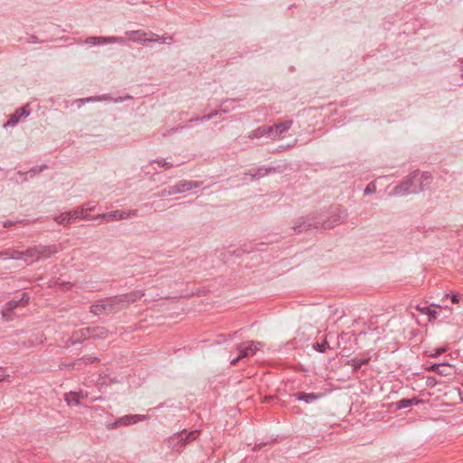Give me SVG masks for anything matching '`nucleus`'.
<instances>
[{"label": "nucleus", "mask_w": 463, "mask_h": 463, "mask_svg": "<svg viewBox=\"0 0 463 463\" xmlns=\"http://www.w3.org/2000/svg\"><path fill=\"white\" fill-rule=\"evenodd\" d=\"M339 221L338 216L329 217L326 213H317L302 217L293 226L297 232H308L311 230H331Z\"/></svg>", "instance_id": "nucleus-1"}, {"label": "nucleus", "mask_w": 463, "mask_h": 463, "mask_svg": "<svg viewBox=\"0 0 463 463\" xmlns=\"http://www.w3.org/2000/svg\"><path fill=\"white\" fill-rule=\"evenodd\" d=\"M199 436V430H191L187 432L186 430L175 433L169 437L165 442L167 447L175 452H181L186 445L195 440Z\"/></svg>", "instance_id": "nucleus-2"}, {"label": "nucleus", "mask_w": 463, "mask_h": 463, "mask_svg": "<svg viewBox=\"0 0 463 463\" xmlns=\"http://www.w3.org/2000/svg\"><path fill=\"white\" fill-rule=\"evenodd\" d=\"M420 171L416 170L411 173L402 183L397 184L392 191L393 195L406 196L421 192V187H419L417 177Z\"/></svg>", "instance_id": "nucleus-3"}, {"label": "nucleus", "mask_w": 463, "mask_h": 463, "mask_svg": "<svg viewBox=\"0 0 463 463\" xmlns=\"http://www.w3.org/2000/svg\"><path fill=\"white\" fill-rule=\"evenodd\" d=\"M120 305V298L118 296H114L106 299L100 300L99 303L90 307V312L99 316L102 314H110L117 312Z\"/></svg>", "instance_id": "nucleus-4"}, {"label": "nucleus", "mask_w": 463, "mask_h": 463, "mask_svg": "<svg viewBox=\"0 0 463 463\" xmlns=\"http://www.w3.org/2000/svg\"><path fill=\"white\" fill-rule=\"evenodd\" d=\"M137 212L136 210L133 211H121L116 210L109 213H99L94 216H91L92 221L101 222H112L124 219H128L131 216H137Z\"/></svg>", "instance_id": "nucleus-5"}, {"label": "nucleus", "mask_w": 463, "mask_h": 463, "mask_svg": "<svg viewBox=\"0 0 463 463\" xmlns=\"http://www.w3.org/2000/svg\"><path fill=\"white\" fill-rule=\"evenodd\" d=\"M203 185L202 181H190V180H181L171 185L172 194H177L184 192H188L193 189L199 188Z\"/></svg>", "instance_id": "nucleus-6"}, {"label": "nucleus", "mask_w": 463, "mask_h": 463, "mask_svg": "<svg viewBox=\"0 0 463 463\" xmlns=\"http://www.w3.org/2000/svg\"><path fill=\"white\" fill-rule=\"evenodd\" d=\"M262 345V343L256 341H249L243 344H241L237 346V350L239 351L240 357L245 358L250 355H253L259 349L260 346Z\"/></svg>", "instance_id": "nucleus-7"}, {"label": "nucleus", "mask_w": 463, "mask_h": 463, "mask_svg": "<svg viewBox=\"0 0 463 463\" xmlns=\"http://www.w3.org/2000/svg\"><path fill=\"white\" fill-rule=\"evenodd\" d=\"M147 418L146 415H139V414H134V415H125L123 417H120L119 419L116 420L113 423L109 425L110 429L117 428L118 426H128L131 424H134L137 421L144 420Z\"/></svg>", "instance_id": "nucleus-8"}, {"label": "nucleus", "mask_w": 463, "mask_h": 463, "mask_svg": "<svg viewBox=\"0 0 463 463\" xmlns=\"http://www.w3.org/2000/svg\"><path fill=\"white\" fill-rule=\"evenodd\" d=\"M130 99H131V96H129V95H127L126 97H118L117 99H113L109 95L104 94V95H100V96H93V97L80 99L77 100V102H80L81 104H85L87 102H94V101H103V100H105V101H110V102H114V103H118V102H122L124 100Z\"/></svg>", "instance_id": "nucleus-9"}, {"label": "nucleus", "mask_w": 463, "mask_h": 463, "mask_svg": "<svg viewBox=\"0 0 463 463\" xmlns=\"http://www.w3.org/2000/svg\"><path fill=\"white\" fill-rule=\"evenodd\" d=\"M30 113H31V109H29L28 105L16 109L14 114H11L9 116V119L4 125V127L7 128V127H13V126L16 125L22 118L28 117L30 115Z\"/></svg>", "instance_id": "nucleus-10"}, {"label": "nucleus", "mask_w": 463, "mask_h": 463, "mask_svg": "<svg viewBox=\"0 0 463 463\" xmlns=\"http://www.w3.org/2000/svg\"><path fill=\"white\" fill-rule=\"evenodd\" d=\"M428 371L435 372L443 376L452 375L455 372L454 367L448 363L434 364L426 368Z\"/></svg>", "instance_id": "nucleus-11"}, {"label": "nucleus", "mask_w": 463, "mask_h": 463, "mask_svg": "<svg viewBox=\"0 0 463 463\" xmlns=\"http://www.w3.org/2000/svg\"><path fill=\"white\" fill-rule=\"evenodd\" d=\"M126 34L128 36L130 41L137 43L145 44L154 41L152 37L147 38L146 36L149 35V33L142 30L128 31Z\"/></svg>", "instance_id": "nucleus-12"}, {"label": "nucleus", "mask_w": 463, "mask_h": 463, "mask_svg": "<svg viewBox=\"0 0 463 463\" xmlns=\"http://www.w3.org/2000/svg\"><path fill=\"white\" fill-rule=\"evenodd\" d=\"M274 133V127L270 126H260L251 131L248 137L250 139L260 138L262 137H268L272 139V134Z\"/></svg>", "instance_id": "nucleus-13"}, {"label": "nucleus", "mask_w": 463, "mask_h": 463, "mask_svg": "<svg viewBox=\"0 0 463 463\" xmlns=\"http://www.w3.org/2000/svg\"><path fill=\"white\" fill-rule=\"evenodd\" d=\"M80 213L75 210L70 211L56 216L54 220L60 224L72 223L79 219L78 214Z\"/></svg>", "instance_id": "nucleus-14"}, {"label": "nucleus", "mask_w": 463, "mask_h": 463, "mask_svg": "<svg viewBox=\"0 0 463 463\" xmlns=\"http://www.w3.org/2000/svg\"><path fill=\"white\" fill-rule=\"evenodd\" d=\"M90 337V327H85V328L80 329L78 331H75L70 337L69 341L72 345H75V344L80 343L82 340L88 339Z\"/></svg>", "instance_id": "nucleus-15"}, {"label": "nucleus", "mask_w": 463, "mask_h": 463, "mask_svg": "<svg viewBox=\"0 0 463 463\" xmlns=\"http://www.w3.org/2000/svg\"><path fill=\"white\" fill-rule=\"evenodd\" d=\"M293 120L288 119L284 122H279L275 124L274 127V133L272 134V139H277L282 135L283 133L287 132L292 126Z\"/></svg>", "instance_id": "nucleus-16"}, {"label": "nucleus", "mask_w": 463, "mask_h": 463, "mask_svg": "<svg viewBox=\"0 0 463 463\" xmlns=\"http://www.w3.org/2000/svg\"><path fill=\"white\" fill-rule=\"evenodd\" d=\"M60 250L57 245H38L39 258L48 259Z\"/></svg>", "instance_id": "nucleus-17"}, {"label": "nucleus", "mask_w": 463, "mask_h": 463, "mask_svg": "<svg viewBox=\"0 0 463 463\" xmlns=\"http://www.w3.org/2000/svg\"><path fill=\"white\" fill-rule=\"evenodd\" d=\"M96 206L97 205L93 202H88L81 205L80 207L75 209V211L81 212L80 213L78 214L79 219L92 221L91 217L89 216V213L95 211Z\"/></svg>", "instance_id": "nucleus-18"}, {"label": "nucleus", "mask_w": 463, "mask_h": 463, "mask_svg": "<svg viewBox=\"0 0 463 463\" xmlns=\"http://www.w3.org/2000/svg\"><path fill=\"white\" fill-rule=\"evenodd\" d=\"M293 397L298 401H303L307 403H311L322 397L320 393H306L303 392H298L293 394Z\"/></svg>", "instance_id": "nucleus-19"}, {"label": "nucleus", "mask_w": 463, "mask_h": 463, "mask_svg": "<svg viewBox=\"0 0 463 463\" xmlns=\"http://www.w3.org/2000/svg\"><path fill=\"white\" fill-rule=\"evenodd\" d=\"M144 292L141 291V290H136V291H132L130 293H128V294H122V295H118V298H120V304L122 303H134L136 302L137 300L140 299L143 296H144Z\"/></svg>", "instance_id": "nucleus-20"}, {"label": "nucleus", "mask_w": 463, "mask_h": 463, "mask_svg": "<svg viewBox=\"0 0 463 463\" xmlns=\"http://www.w3.org/2000/svg\"><path fill=\"white\" fill-rule=\"evenodd\" d=\"M109 335V331L108 328L103 326H94L90 327V337L97 339H104L107 338Z\"/></svg>", "instance_id": "nucleus-21"}, {"label": "nucleus", "mask_w": 463, "mask_h": 463, "mask_svg": "<svg viewBox=\"0 0 463 463\" xmlns=\"http://www.w3.org/2000/svg\"><path fill=\"white\" fill-rule=\"evenodd\" d=\"M431 307H434V305L430 306H423V307H417V309L423 315H427L429 317V321L435 320L439 316V311L437 309H433Z\"/></svg>", "instance_id": "nucleus-22"}, {"label": "nucleus", "mask_w": 463, "mask_h": 463, "mask_svg": "<svg viewBox=\"0 0 463 463\" xmlns=\"http://www.w3.org/2000/svg\"><path fill=\"white\" fill-rule=\"evenodd\" d=\"M432 180V176L428 172H420L419 176L417 177V182L419 187H421V191H423L426 187H428Z\"/></svg>", "instance_id": "nucleus-23"}, {"label": "nucleus", "mask_w": 463, "mask_h": 463, "mask_svg": "<svg viewBox=\"0 0 463 463\" xmlns=\"http://www.w3.org/2000/svg\"><path fill=\"white\" fill-rule=\"evenodd\" d=\"M24 260H30V262H34L40 260L39 258V251H38V246L28 248L26 250L24 251Z\"/></svg>", "instance_id": "nucleus-24"}, {"label": "nucleus", "mask_w": 463, "mask_h": 463, "mask_svg": "<svg viewBox=\"0 0 463 463\" xmlns=\"http://www.w3.org/2000/svg\"><path fill=\"white\" fill-rule=\"evenodd\" d=\"M80 398H83V395L80 392H74L66 393L64 396L66 402L70 406L80 404Z\"/></svg>", "instance_id": "nucleus-25"}, {"label": "nucleus", "mask_w": 463, "mask_h": 463, "mask_svg": "<svg viewBox=\"0 0 463 463\" xmlns=\"http://www.w3.org/2000/svg\"><path fill=\"white\" fill-rule=\"evenodd\" d=\"M370 357L369 356H363L362 358L358 359V358H354L352 360H350L347 364L352 365L353 368H354V371H358L363 365H365V364H368L369 361H370Z\"/></svg>", "instance_id": "nucleus-26"}, {"label": "nucleus", "mask_w": 463, "mask_h": 463, "mask_svg": "<svg viewBox=\"0 0 463 463\" xmlns=\"http://www.w3.org/2000/svg\"><path fill=\"white\" fill-rule=\"evenodd\" d=\"M274 171V168L269 167L266 168L264 166L259 167L255 173L250 171L249 175H251L252 179L260 178L266 176L269 173Z\"/></svg>", "instance_id": "nucleus-27"}, {"label": "nucleus", "mask_w": 463, "mask_h": 463, "mask_svg": "<svg viewBox=\"0 0 463 463\" xmlns=\"http://www.w3.org/2000/svg\"><path fill=\"white\" fill-rule=\"evenodd\" d=\"M21 305V300H11V301H8L3 311H2V315L3 316H6L7 312H13L14 309H15L17 307H19Z\"/></svg>", "instance_id": "nucleus-28"}, {"label": "nucleus", "mask_w": 463, "mask_h": 463, "mask_svg": "<svg viewBox=\"0 0 463 463\" xmlns=\"http://www.w3.org/2000/svg\"><path fill=\"white\" fill-rule=\"evenodd\" d=\"M149 35L153 38V40H154L153 42H159L160 43H167V44H171L173 42L172 36H168V37L158 36L154 33H149Z\"/></svg>", "instance_id": "nucleus-29"}, {"label": "nucleus", "mask_w": 463, "mask_h": 463, "mask_svg": "<svg viewBox=\"0 0 463 463\" xmlns=\"http://www.w3.org/2000/svg\"><path fill=\"white\" fill-rule=\"evenodd\" d=\"M107 37H88L86 39V43L92 44V45H98V44H104L107 43Z\"/></svg>", "instance_id": "nucleus-30"}, {"label": "nucleus", "mask_w": 463, "mask_h": 463, "mask_svg": "<svg viewBox=\"0 0 463 463\" xmlns=\"http://www.w3.org/2000/svg\"><path fill=\"white\" fill-rule=\"evenodd\" d=\"M329 348H330L329 344L326 339L322 343L314 344V349L316 351H317L318 353L323 354Z\"/></svg>", "instance_id": "nucleus-31"}, {"label": "nucleus", "mask_w": 463, "mask_h": 463, "mask_svg": "<svg viewBox=\"0 0 463 463\" xmlns=\"http://www.w3.org/2000/svg\"><path fill=\"white\" fill-rule=\"evenodd\" d=\"M154 163H156L159 166L165 167V169H170L174 166V164L166 161L164 158L153 160Z\"/></svg>", "instance_id": "nucleus-32"}, {"label": "nucleus", "mask_w": 463, "mask_h": 463, "mask_svg": "<svg viewBox=\"0 0 463 463\" xmlns=\"http://www.w3.org/2000/svg\"><path fill=\"white\" fill-rule=\"evenodd\" d=\"M410 406H411V402H410V399H402L396 402L397 409H405Z\"/></svg>", "instance_id": "nucleus-33"}, {"label": "nucleus", "mask_w": 463, "mask_h": 463, "mask_svg": "<svg viewBox=\"0 0 463 463\" xmlns=\"http://www.w3.org/2000/svg\"><path fill=\"white\" fill-rule=\"evenodd\" d=\"M47 168L46 165H42L40 166L33 167L30 169L27 174H30L31 176H33L39 173H41L43 169Z\"/></svg>", "instance_id": "nucleus-34"}, {"label": "nucleus", "mask_w": 463, "mask_h": 463, "mask_svg": "<svg viewBox=\"0 0 463 463\" xmlns=\"http://www.w3.org/2000/svg\"><path fill=\"white\" fill-rule=\"evenodd\" d=\"M107 43H125V39L123 37H107Z\"/></svg>", "instance_id": "nucleus-35"}, {"label": "nucleus", "mask_w": 463, "mask_h": 463, "mask_svg": "<svg viewBox=\"0 0 463 463\" xmlns=\"http://www.w3.org/2000/svg\"><path fill=\"white\" fill-rule=\"evenodd\" d=\"M11 254L13 260H24V251L11 250Z\"/></svg>", "instance_id": "nucleus-36"}, {"label": "nucleus", "mask_w": 463, "mask_h": 463, "mask_svg": "<svg viewBox=\"0 0 463 463\" xmlns=\"http://www.w3.org/2000/svg\"><path fill=\"white\" fill-rule=\"evenodd\" d=\"M376 191V186H375V184L374 182H371L367 184V186L365 187L364 189V194H373Z\"/></svg>", "instance_id": "nucleus-37"}, {"label": "nucleus", "mask_w": 463, "mask_h": 463, "mask_svg": "<svg viewBox=\"0 0 463 463\" xmlns=\"http://www.w3.org/2000/svg\"><path fill=\"white\" fill-rule=\"evenodd\" d=\"M171 195H175L174 194H172L171 185L168 186L167 188L163 189L160 193H158V196H161V197H166V196H171Z\"/></svg>", "instance_id": "nucleus-38"}, {"label": "nucleus", "mask_w": 463, "mask_h": 463, "mask_svg": "<svg viewBox=\"0 0 463 463\" xmlns=\"http://www.w3.org/2000/svg\"><path fill=\"white\" fill-rule=\"evenodd\" d=\"M11 250L0 251V259L2 260H11Z\"/></svg>", "instance_id": "nucleus-39"}, {"label": "nucleus", "mask_w": 463, "mask_h": 463, "mask_svg": "<svg viewBox=\"0 0 463 463\" xmlns=\"http://www.w3.org/2000/svg\"><path fill=\"white\" fill-rule=\"evenodd\" d=\"M97 359H98L97 357L91 358V357L83 356V357L80 358L78 360V362H83L84 364H92Z\"/></svg>", "instance_id": "nucleus-40"}, {"label": "nucleus", "mask_w": 463, "mask_h": 463, "mask_svg": "<svg viewBox=\"0 0 463 463\" xmlns=\"http://www.w3.org/2000/svg\"><path fill=\"white\" fill-rule=\"evenodd\" d=\"M437 384V381L434 377H428L426 380V385L428 387H434Z\"/></svg>", "instance_id": "nucleus-41"}, {"label": "nucleus", "mask_w": 463, "mask_h": 463, "mask_svg": "<svg viewBox=\"0 0 463 463\" xmlns=\"http://www.w3.org/2000/svg\"><path fill=\"white\" fill-rule=\"evenodd\" d=\"M445 352H446L445 348H439V349L435 350V353L433 354H431V355L434 356V357H437V356L440 355L441 354H443Z\"/></svg>", "instance_id": "nucleus-42"}, {"label": "nucleus", "mask_w": 463, "mask_h": 463, "mask_svg": "<svg viewBox=\"0 0 463 463\" xmlns=\"http://www.w3.org/2000/svg\"><path fill=\"white\" fill-rule=\"evenodd\" d=\"M410 402H411V405H418L422 402V401L418 399L417 397L411 398Z\"/></svg>", "instance_id": "nucleus-43"}, {"label": "nucleus", "mask_w": 463, "mask_h": 463, "mask_svg": "<svg viewBox=\"0 0 463 463\" xmlns=\"http://www.w3.org/2000/svg\"><path fill=\"white\" fill-rule=\"evenodd\" d=\"M20 300H21V305H24L28 302L29 297L25 293H24L23 297Z\"/></svg>", "instance_id": "nucleus-44"}, {"label": "nucleus", "mask_w": 463, "mask_h": 463, "mask_svg": "<svg viewBox=\"0 0 463 463\" xmlns=\"http://www.w3.org/2000/svg\"><path fill=\"white\" fill-rule=\"evenodd\" d=\"M6 314H7L6 316H3V317L5 321H10L14 318L13 312H7Z\"/></svg>", "instance_id": "nucleus-45"}, {"label": "nucleus", "mask_w": 463, "mask_h": 463, "mask_svg": "<svg viewBox=\"0 0 463 463\" xmlns=\"http://www.w3.org/2000/svg\"><path fill=\"white\" fill-rule=\"evenodd\" d=\"M451 301H452V303H454V304L458 303V301H459V296H458V295H455V294H453V295L451 296Z\"/></svg>", "instance_id": "nucleus-46"}, {"label": "nucleus", "mask_w": 463, "mask_h": 463, "mask_svg": "<svg viewBox=\"0 0 463 463\" xmlns=\"http://www.w3.org/2000/svg\"><path fill=\"white\" fill-rule=\"evenodd\" d=\"M77 363H79V362L77 361V362L71 363V364H61V367L64 366V367H68V368H73Z\"/></svg>", "instance_id": "nucleus-47"}, {"label": "nucleus", "mask_w": 463, "mask_h": 463, "mask_svg": "<svg viewBox=\"0 0 463 463\" xmlns=\"http://www.w3.org/2000/svg\"><path fill=\"white\" fill-rule=\"evenodd\" d=\"M241 359H242V357H240V354H239L236 358H234L231 361V364L235 365Z\"/></svg>", "instance_id": "nucleus-48"}, {"label": "nucleus", "mask_w": 463, "mask_h": 463, "mask_svg": "<svg viewBox=\"0 0 463 463\" xmlns=\"http://www.w3.org/2000/svg\"><path fill=\"white\" fill-rule=\"evenodd\" d=\"M13 224H14V222H11V221H7V222H5L3 223V227H4V228H9V227H11Z\"/></svg>", "instance_id": "nucleus-49"}, {"label": "nucleus", "mask_w": 463, "mask_h": 463, "mask_svg": "<svg viewBox=\"0 0 463 463\" xmlns=\"http://www.w3.org/2000/svg\"><path fill=\"white\" fill-rule=\"evenodd\" d=\"M210 119H211V116H209V114L200 117L201 121H206V120H210Z\"/></svg>", "instance_id": "nucleus-50"}, {"label": "nucleus", "mask_w": 463, "mask_h": 463, "mask_svg": "<svg viewBox=\"0 0 463 463\" xmlns=\"http://www.w3.org/2000/svg\"><path fill=\"white\" fill-rule=\"evenodd\" d=\"M201 121L200 120V117L199 118H191L188 122L189 123H194V122H199Z\"/></svg>", "instance_id": "nucleus-51"}, {"label": "nucleus", "mask_w": 463, "mask_h": 463, "mask_svg": "<svg viewBox=\"0 0 463 463\" xmlns=\"http://www.w3.org/2000/svg\"><path fill=\"white\" fill-rule=\"evenodd\" d=\"M218 114H219V111L215 110L213 113L209 114V116H211V118H213V117L217 116Z\"/></svg>", "instance_id": "nucleus-52"}, {"label": "nucleus", "mask_w": 463, "mask_h": 463, "mask_svg": "<svg viewBox=\"0 0 463 463\" xmlns=\"http://www.w3.org/2000/svg\"><path fill=\"white\" fill-rule=\"evenodd\" d=\"M7 377H9L8 374H2V373H0V378H2V381H4Z\"/></svg>", "instance_id": "nucleus-53"}, {"label": "nucleus", "mask_w": 463, "mask_h": 463, "mask_svg": "<svg viewBox=\"0 0 463 463\" xmlns=\"http://www.w3.org/2000/svg\"><path fill=\"white\" fill-rule=\"evenodd\" d=\"M181 128H183V127H177L175 128H172L171 131L172 132H175V131H177L178 129H181Z\"/></svg>", "instance_id": "nucleus-54"}, {"label": "nucleus", "mask_w": 463, "mask_h": 463, "mask_svg": "<svg viewBox=\"0 0 463 463\" xmlns=\"http://www.w3.org/2000/svg\"><path fill=\"white\" fill-rule=\"evenodd\" d=\"M66 285H68L67 288H71V284L70 282H67Z\"/></svg>", "instance_id": "nucleus-55"}, {"label": "nucleus", "mask_w": 463, "mask_h": 463, "mask_svg": "<svg viewBox=\"0 0 463 463\" xmlns=\"http://www.w3.org/2000/svg\"><path fill=\"white\" fill-rule=\"evenodd\" d=\"M436 307L439 309V311L441 310V307H439V306H436Z\"/></svg>", "instance_id": "nucleus-56"}, {"label": "nucleus", "mask_w": 463, "mask_h": 463, "mask_svg": "<svg viewBox=\"0 0 463 463\" xmlns=\"http://www.w3.org/2000/svg\"><path fill=\"white\" fill-rule=\"evenodd\" d=\"M0 382H2V378H0Z\"/></svg>", "instance_id": "nucleus-57"}, {"label": "nucleus", "mask_w": 463, "mask_h": 463, "mask_svg": "<svg viewBox=\"0 0 463 463\" xmlns=\"http://www.w3.org/2000/svg\"><path fill=\"white\" fill-rule=\"evenodd\" d=\"M462 385H463V382H462Z\"/></svg>", "instance_id": "nucleus-58"}]
</instances>
